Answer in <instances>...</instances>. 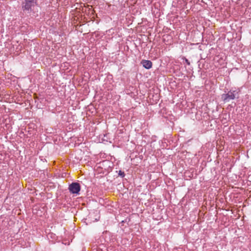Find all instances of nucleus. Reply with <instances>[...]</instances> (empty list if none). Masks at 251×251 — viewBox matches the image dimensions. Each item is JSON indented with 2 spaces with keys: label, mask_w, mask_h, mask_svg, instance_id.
<instances>
[{
  "label": "nucleus",
  "mask_w": 251,
  "mask_h": 251,
  "mask_svg": "<svg viewBox=\"0 0 251 251\" xmlns=\"http://www.w3.org/2000/svg\"><path fill=\"white\" fill-rule=\"evenodd\" d=\"M124 222H125V221H124V220H123V221H122V223H124Z\"/></svg>",
  "instance_id": "8"
},
{
  "label": "nucleus",
  "mask_w": 251,
  "mask_h": 251,
  "mask_svg": "<svg viewBox=\"0 0 251 251\" xmlns=\"http://www.w3.org/2000/svg\"><path fill=\"white\" fill-rule=\"evenodd\" d=\"M184 60H185V62H186V63L188 65H190V63L189 62V61L186 58H184Z\"/></svg>",
  "instance_id": "6"
},
{
  "label": "nucleus",
  "mask_w": 251,
  "mask_h": 251,
  "mask_svg": "<svg viewBox=\"0 0 251 251\" xmlns=\"http://www.w3.org/2000/svg\"><path fill=\"white\" fill-rule=\"evenodd\" d=\"M118 176H120L121 177H124L125 176V174L124 172L120 170L118 172Z\"/></svg>",
  "instance_id": "5"
},
{
  "label": "nucleus",
  "mask_w": 251,
  "mask_h": 251,
  "mask_svg": "<svg viewBox=\"0 0 251 251\" xmlns=\"http://www.w3.org/2000/svg\"><path fill=\"white\" fill-rule=\"evenodd\" d=\"M143 66L147 69H150L152 67V63L150 60H143L141 62Z\"/></svg>",
  "instance_id": "4"
},
{
  "label": "nucleus",
  "mask_w": 251,
  "mask_h": 251,
  "mask_svg": "<svg viewBox=\"0 0 251 251\" xmlns=\"http://www.w3.org/2000/svg\"><path fill=\"white\" fill-rule=\"evenodd\" d=\"M37 5L36 0H23L21 3L23 11L30 15L35 13V8Z\"/></svg>",
  "instance_id": "1"
},
{
  "label": "nucleus",
  "mask_w": 251,
  "mask_h": 251,
  "mask_svg": "<svg viewBox=\"0 0 251 251\" xmlns=\"http://www.w3.org/2000/svg\"><path fill=\"white\" fill-rule=\"evenodd\" d=\"M238 98V92L236 90H230L227 94H223L221 96V99L225 102L233 100L236 98Z\"/></svg>",
  "instance_id": "2"
},
{
  "label": "nucleus",
  "mask_w": 251,
  "mask_h": 251,
  "mask_svg": "<svg viewBox=\"0 0 251 251\" xmlns=\"http://www.w3.org/2000/svg\"><path fill=\"white\" fill-rule=\"evenodd\" d=\"M80 188V185L78 182H73L69 186V191L72 194H78Z\"/></svg>",
  "instance_id": "3"
},
{
  "label": "nucleus",
  "mask_w": 251,
  "mask_h": 251,
  "mask_svg": "<svg viewBox=\"0 0 251 251\" xmlns=\"http://www.w3.org/2000/svg\"><path fill=\"white\" fill-rule=\"evenodd\" d=\"M118 162H117L116 163V165H118Z\"/></svg>",
  "instance_id": "9"
},
{
  "label": "nucleus",
  "mask_w": 251,
  "mask_h": 251,
  "mask_svg": "<svg viewBox=\"0 0 251 251\" xmlns=\"http://www.w3.org/2000/svg\"><path fill=\"white\" fill-rule=\"evenodd\" d=\"M110 159H111V162H113L114 161H116L115 158L114 156H112L111 155Z\"/></svg>",
  "instance_id": "7"
}]
</instances>
